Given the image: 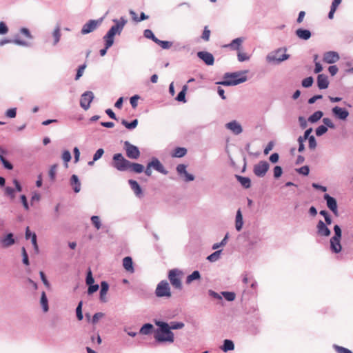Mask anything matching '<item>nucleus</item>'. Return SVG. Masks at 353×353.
I'll return each instance as SVG.
<instances>
[{
  "label": "nucleus",
  "instance_id": "nucleus-40",
  "mask_svg": "<svg viewBox=\"0 0 353 353\" xmlns=\"http://www.w3.org/2000/svg\"><path fill=\"white\" fill-rule=\"evenodd\" d=\"M153 329L152 325L150 323L145 324L140 330V333L142 334H148Z\"/></svg>",
  "mask_w": 353,
  "mask_h": 353
},
{
  "label": "nucleus",
  "instance_id": "nucleus-6",
  "mask_svg": "<svg viewBox=\"0 0 353 353\" xmlns=\"http://www.w3.org/2000/svg\"><path fill=\"white\" fill-rule=\"evenodd\" d=\"M334 235L330 239V248L334 253H339L341 251L342 246L341 245V230L338 225L334 227Z\"/></svg>",
  "mask_w": 353,
  "mask_h": 353
},
{
  "label": "nucleus",
  "instance_id": "nucleus-56",
  "mask_svg": "<svg viewBox=\"0 0 353 353\" xmlns=\"http://www.w3.org/2000/svg\"><path fill=\"white\" fill-rule=\"evenodd\" d=\"M296 171L301 174L307 176L309 174L310 169L307 165H304V166L300 168L299 169H297Z\"/></svg>",
  "mask_w": 353,
  "mask_h": 353
},
{
  "label": "nucleus",
  "instance_id": "nucleus-15",
  "mask_svg": "<svg viewBox=\"0 0 353 353\" xmlns=\"http://www.w3.org/2000/svg\"><path fill=\"white\" fill-rule=\"evenodd\" d=\"M332 112L336 117L339 119L345 120L349 115V112L347 110L336 106L332 108Z\"/></svg>",
  "mask_w": 353,
  "mask_h": 353
},
{
  "label": "nucleus",
  "instance_id": "nucleus-45",
  "mask_svg": "<svg viewBox=\"0 0 353 353\" xmlns=\"http://www.w3.org/2000/svg\"><path fill=\"white\" fill-rule=\"evenodd\" d=\"M333 347L337 353H352L349 349L337 345H334Z\"/></svg>",
  "mask_w": 353,
  "mask_h": 353
},
{
  "label": "nucleus",
  "instance_id": "nucleus-3",
  "mask_svg": "<svg viewBox=\"0 0 353 353\" xmlns=\"http://www.w3.org/2000/svg\"><path fill=\"white\" fill-rule=\"evenodd\" d=\"M183 272L179 269H172L168 272V279L171 285L177 290L182 289V278L183 277Z\"/></svg>",
  "mask_w": 353,
  "mask_h": 353
},
{
  "label": "nucleus",
  "instance_id": "nucleus-35",
  "mask_svg": "<svg viewBox=\"0 0 353 353\" xmlns=\"http://www.w3.org/2000/svg\"><path fill=\"white\" fill-rule=\"evenodd\" d=\"M201 277L200 273L199 271H194L191 274L188 276L186 279V283L188 284H190L192 283L194 280L199 279Z\"/></svg>",
  "mask_w": 353,
  "mask_h": 353
},
{
  "label": "nucleus",
  "instance_id": "nucleus-39",
  "mask_svg": "<svg viewBox=\"0 0 353 353\" xmlns=\"http://www.w3.org/2000/svg\"><path fill=\"white\" fill-rule=\"evenodd\" d=\"M130 14L132 17L133 20H134L135 21H143V20H145V19H148V16L145 15L144 12H141V13L139 19L137 18V14H136L135 12L131 10L130 12Z\"/></svg>",
  "mask_w": 353,
  "mask_h": 353
},
{
  "label": "nucleus",
  "instance_id": "nucleus-28",
  "mask_svg": "<svg viewBox=\"0 0 353 353\" xmlns=\"http://www.w3.org/2000/svg\"><path fill=\"white\" fill-rule=\"evenodd\" d=\"M342 0H334L332 3V6L330 8V11L328 14V18L330 19H332L334 17V12H336L338 6L341 3Z\"/></svg>",
  "mask_w": 353,
  "mask_h": 353
},
{
  "label": "nucleus",
  "instance_id": "nucleus-1",
  "mask_svg": "<svg viewBox=\"0 0 353 353\" xmlns=\"http://www.w3.org/2000/svg\"><path fill=\"white\" fill-rule=\"evenodd\" d=\"M114 22H115L116 24L111 27L103 37L105 42V47L100 50V54L102 57L106 54L107 50L113 45L114 35L116 34H119L121 32L125 24L126 23V20L123 18H121L120 20L114 19Z\"/></svg>",
  "mask_w": 353,
  "mask_h": 353
},
{
  "label": "nucleus",
  "instance_id": "nucleus-49",
  "mask_svg": "<svg viewBox=\"0 0 353 353\" xmlns=\"http://www.w3.org/2000/svg\"><path fill=\"white\" fill-rule=\"evenodd\" d=\"M62 159L65 161V167L67 168L68 167V163L71 159V154H70V152L68 150H65V151H64L63 152V154H62Z\"/></svg>",
  "mask_w": 353,
  "mask_h": 353
},
{
  "label": "nucleus",
  "instance_id": "nucleus-54",
  "mask_svg": "<svg viewBox=\"0 0 353 353\" xmlns=\"http://www.w3.org/2000/svg\"><path fill=\"white\" fill-rule=\"evenodd\" d=\"M170 327V330L171 329L172 330H177V329H181L184 327V323L181 322H172Z\"/></svg>",
  "mask_w": 353,
  "mask_h": 353
},
{
  "label": "nucleus",
  "instance_id": "nucleus-38",
  "mask_svg": "<svg viewBox=\"0 0 353 353\" xmlns=\"http://www.w3.org/2000/svg\"><path fill=\"white\" fill-rule=\"evenodd\" d=\"M41 305H42L43 310L45 312L48 311V299L44 292H43L41 294Z\"/></svg>",
  "mask_w": 353,
  "mask_h": 353
},
{
  "label": "nucleus",
  "instance_id": "nucleus-29",
  "mask_svg": "<svg viewBox=\"0 0 353 353\" xmlns=\"http://www.w3.org/2000/svg\"><path fill=\"white\" fill-rule=\"evenodd\" d=\"M108 284L103 281L101 284L100 299L103 302L105 301V296L108 290Z\"/></svg>",
  "mask_w": 353,
  "mask_h": 353
},
{
  "label": "nucleus",
  "instance_id": "nucleus-63",
  "mask_svg": "<svg viewBox=\"0 0 353 353\" xmlns=\"http://www.w3.org/2000/svg\"><path fill=\"white\" fill-rule=\"evenodd\" d=\"M323 123L325 124V125L326 127H329L330 128H335V125H334V123L329 118H324L323 119Z\"/></svg>",
  "mask_w": 353,
  "mask_h": 353
},
{
  "label": "nucleus",
  "instance_id": "nucleus-60",
  "mask_svg": "<svg viewBox=\"0 0 353 353\" xmlns=\"http://www.w3.org/2000/svg\"><path fill=\"white\" fill-rule=\"evenodd\" d=\"M103 153H104V150L102 148L98 149L97 150V152H95V154H94L93 161H97L98 159H99L102 157Z\"/></svg>",
  "mask_w": 353,
  "mask_h": 353
},
{
  "label": "nucleus",
  "instance_id": "nucleus-18",
  "mask_svg": "<svg viewBox=\"0 0 353 353\" xmlns=\"http://www.w3.org/2000/svg\"><path fill=\"white\" fill-rule=\"evenodd\" d=\"M225 126L235 134H241L243 130L241 125L236 121L228 123Z\"/></svg>",
  "mask_w": 353,
  "mask_h": 353
},
{
  "label": "nucleus",
  "instance_id": "nucleus-2",
  "mask_svg": "<svg viewBox=\"0 0 353 353\" xmlns=\"http://www.w3.org/2000/svg\"><path fill=\"white\" fill-rule=\"evenodd\" d=\"M156 325L160 329L155 332V339L159 342L172 343L174 341V334L170 330L169 325L161 321H157Z\"/></svg>",
  "mask_w": 353,
  "mask_h": 353
},
{
  "label": "nucleus",
  "instance_id": "nucleus-31",
  "mask_svg": "<svg viewBox=\"0 0 353 353\" xmlns=\"http://www.w3.org/2000/svg\"><path fill=\"white\" fill-rule=\"evenodd\" d=\"M221 348L223 351L228 352L233 350L234 349V345L231 340L225 339L224 340L223 345Z\"/></svg>",
  "mask_w": 353,
  "mask_h": 353
},
{
  "label": "nucleus",
  "instance_id": "nucleus-7",
  "mask_svg": "<svg viewBox=\"0 0 353 353\" xmlns=\"http://www.w3.org/2000/svg\"><path fill=\"white\" fill-rule=\"evenodd\" d=\"M156 296L158 297L170 298L172 296L170 288L167 281H161L155 290Z\"/></svg>",
  "mask_w": 353,
  "mask_h": 353
},
{
  "label": "nucleus",
  "instance_id": "nucleus-50",
  "mask_svg": "<svg viewBox=\"0 0 353 353\" xmlns=\"http://www.w3.org/2000/svg\"><path fill=\"white\" fill-rule=\"evenodd\" d=\"M77 317L79 321H81L83 319V314H82V301H80L77 309H76Z\"/></svg>",
  "mask_w": 353,
  "mask_h": 353
},
{
  "label": "nucleus",
  "instance_id": "nucleus-8",
  "mask_svg": "<svg viewBox=\"0 0 353 353\" xmlns=\"http://www.w3.org/2000/svg\"><path fill=\"white\" fill-rule=\"evenodd\" d=\"M124 149L126 156L131 159H137L140 157V151L139 148L131 144L129 141L124 142Z\"/></svg>",
  "mask_w": 353,
  "mask_h": 353
},
{
  "label": "nucleus",
  "instance_id": "nucleus-20",
  "mask_svg": "<svg viewBox=\"0 0 353 353\" xmlns=\"http://www.w3.org/2000/svg\"><path fill=\"white\" fill-rule=\"evenodd\" d=\"M150 166L157 170L158 172L166 174L168 172L164 169L163 165L157 159H154L151 162L149 163Z\"/></svg>",
  "mask_w": 353,
  "mask_h": 353
},
{
  "label": "nucleus",
  "instance_id": "nucleus-55",
  "mask_svg": "<svg viewBox=\"0 0 353 353\" xmlns=\"http://www.w3.org/2000/svg\"><path fill=\"white\" fill-rule=\"evenodd\" d=\"M210 30L208 29V26H205L204 28L201 38L205 41H208L210 39Z\"/></svg>",
  "mask_w": 353,
  "mask_h": 353
},
{
  "label": "nucleus",
  "instance_id": "nucleus-26",
  "mask_svg": "<svg viewBox=\"0 0 353 353\" xmlns=\"http://www.w3.org/2000/svg\"><path fill=\"white\" fill-rule=\"evenodd\" d=\"M71 185L73 186L74 191L77 193L81 190V183L78 179V176L75 174H73L71 176Z\"/></svg>",
  "mask_w": 353,
  "mask_h": 353
},
{
  "label": "nucleus",
  "instance_id": "nucleus-44",
  "mask_svg": "<svg viewBox=\"0 0 353 353\" xmlns=\"http://www.w3.org/2000/svg\"><path fill=\"white\" fill-rule=\"evenodd\" d=\"M223 296L224 298L229 301H232L235 299L236 295L234 292H222Z\"/></svg>",
  "mask_w": 353,
  "mask_h": 353
},
{
  "label": "nucleus",
  "instance_id": "nucleus-51",
  "mask_svg": "<svg viewBox=\"0 0 353 353\" xmlns=\"http://www.w3.org/2000/svg\"><path fill=\"white\" fill-rule=\"evenodd\" d=\"M313 81L314 80L312 77H307L302 81V85L305 88H309L312 86Z\"/></svg>",
  "mask_w": 353,
  "mask_h": 353
},
{
  "label": "nucleus",
  "instance_id": "nucleus-46",
  "mask_svg": "<svg viewBox=\"0 0 353 353\" xmlns=\"http://www.w3.org/2000/svg\"><path fill=\"white\" fill-rule=\"evenodd\" d=\"M221 252V250L214 252V253L208 256V260H209L211 262H214L217 261L220 256Z\"/></svg>",
  "mask_w": 353,
  "mask_h": 353
},
{
  "label": "nucleus",
  "instance_id": "nucleus-64",
  "mask_svg": "<svg viewBox=\"0 0 353 353\" xmlns=\"http://www.w3.org/2000/svg\"><path fill=\"white\" fill-rule=\"evenodd\" d=\"M16 108L8 109L6 112V115L9 118H14L16 117Z\"/></svg>",
  "mask_w": 353,
  "mask_h": 353
},
{
  "label": "nucleus",
  "instance_id": "nucleus-23",
  "mask_svg": "<svg viewBox=\"0 0 353 353\" xmlns=\"http://www.w3.org/2000/svg\"><path fill=\"white\" fill-rule=\"evenodd\" d=\"M128 183L130 185L131 189L134 191V194L137 196H140L142 194V190L139 183L136 181L132 179H130L128 181Z\"/></svg>",
  "mask_w": 353,
  "mask_h": 353
},
{
  "label": "nucleus",
  "instance_id": "nucleus-34",
  "mask_svg": "<svg viewBox=\"0 0 353 353\" xmlns=\"http://www.w3.org/2000/svg\"><path fill=\"white\" fill-rule=\"evenodd\" d=\"M323 114L321 111H316L308 118V121L310 123H315L318 121L323 117Z\"/></svg>",
  "mask_w": 353,
  "mask_h": 353
},
{
  "label": "nucleus",
  "instance_id": "nucleus-32",
  "mask_svg": "<svg viewBox=\"0 0 353 353\" xmlns=\"http://www.w3.org/2000/svg\"><path fill=\"white\" fill-rule=\"evenodd\" d=\"M238 181L245 188H248L250 187L251 181L250 179L248 177L236 176Z\"/></svg>",
  "mask_w": 353,
  "mask_h": 353
},
{
  "label": "nucleus",
  "instance_id": "nucleus-41",
  "mask_svg": "<svg viewBox=\"0 0 353 353\" xmlns=\"http://www.w3.org/2000/svg\"><path fill=\"white\" fill-rule=\"evenodd\" d=\"M156 40V43L160 46L163 49H169L172 45V43L170 41H161L159 39Z\"/></svg>",
  "mask_w": 353,
  "mask_h": 353
},
{
  "label": "nucleus",
  "instance_id": "nucleus-9",
  "mask_svg": "<svg viewBox=\"0 0 353 353\" xmlns=\"http://www.w3.org/2000/svg\"><path fill=\"white\" fill-rule=\"evenodd\" d=\"M288 57L289 55L285 54L283 51L280 49L276 51L274 53L269 54L267 59L270 62L280 63L284 60L288 59Z\"/></svg>",
  "mask_w": 353,
  "mask_h": 353
},
{
  "label": "nucleus",
  "instance_id": "nucleus-30",
  "mask_svg": "<svg viewBox=\"0 0 353 353\" xmlns=\"http://www.w3.org/2000/svg\"><path fill=\"white\" fill-rule=\"evenodd\" d=\"M235 227L238 231H240L243 227V216L240 210L236 212Z\"/></svg>",
  "mask_w": 353,
  "mask_h": 353
},
{
  "label": "nucleus",
  "instance_id": "nucleus-17",
  "mask_svg": "<svg viewBox=\"0 0 353 353\" xmlns=\"http://www.w3.org/2000/svg\"><path fill=\"white\" fill-rule=\"evenodd\" d=\"M316 228L317 232L320 236H328L330 235V229L325 225V224L322 221H319L318 222Z\"/></svg>",
  "mask_w": 353,
  "mask_h": 353
},
{
  "label": "nucleus",
  "instance_id": "nucleus-59",
  "mask_svg": "<svg viewBox=\"0 0 353 353\" xmlns=\"http://www.w3.org/2000/svg\"><path fill=\"white\" fill-rule=\"evenodd\" d=\"M176 171L179 174H186V166L184 164H179L176 167Z\"/></svg>",
  "mask_w": 353,
  "mask_h": 353
},
{
  "label": "nucleus",
  "instance_id": "nucleus-13",
  "mask_svg": "<svg viewBox=\"0 0 353 353\" xmlns=\"http://www.w3.org/2000/svg\"><path fill=\"white\" fill-rule=\"evenodd\" d=\"M324 199L327 201V208L335 214L337 215V203L334 197H332L327 194L324 195Z\"/></svg>",
  "mask_w": 353,
  "mask_h": 353
},
{
  "label": "nucleus",
  "instance_id": "nucleus-53",
  "mask_svg": "<svg viewBox=\"0 0 353 353\" xmlns=\"http://www.w3.org/2000/svg\"><path fill=\"white\" fill-rule=\"evenodd\" d=\"M57 168V165L54 164V165H52L50 169L49 176L50 177L52 181H54L55 179Z\"/></svg>",
  "mask_w": 353,
  "mask_h": 353
},
{
  "label": "nucleus",
  "instance_id": "nucleus-57",
  "mask_svg": "<svg viewBox=\"0 0 353 353\" xmlns=\"http://www.w3.org/2000/svg\"><path fill=\"white\" fill-rule=\"evenodd\" d=\"M85 68H86L85 64L81 65L79 67V68L77 70V74H76V77H75L76 80H78L83 75V71Z\"/></svg>",
  "mask_w": 353,
  "mask_h": 353
},
{
  "label": "nucleus",
  "instance_id": "nucleus-27",
  "mask_svg": "<svg viewBox=\"0 0 353 353\" xmlns=\"http://www.w3.org/2000/svg\"><path fill=\"white\" fill-rule=\"evenodd\" d=\"M186 153L187 150L185 148L178 147L172 151L171 156L172 157L181 158L184 157Z\"/></svg>",
  "mask_w": 353,
  "mask_h": 353
},
{
  "label": "nucleus",
  "instance_id": "nucleus-12",
  "mask_svg": "<svg viewBox=\"0 0 353 353\" xmlns=\"http://www.w3.org/2000/svg\"><path fill=\"white\" fill-rule=\"evenodd\" d=\"M101 20H90L86 23H85L81 29V34H86L90 32H92L95 29H97V26L101 23Z\"/></svg>",
  "mask_w": 353,
  "mask_h": 353
},
{
  "label": "nucleus",
  "instance_id": "nucleus-19",
  "mask_svg": "<svg viewBox=\"0 0 353 353\" xmlns=\"http://www.w3.org/2000/svg\"><path fill=\"white\" fill-rule=\"evenodd\" d=\"M317 85L319 89L327 88L329 85L327 77L325 74H319L317 77Z\"/></svg>",
  "mask_w": 353,
  "mask_h": 353
},
{
  "label": "nucleus",
  "instance_id": "nucleus-37",
  "mask_svg": "<svg viewBox=\"0 0 353 353\" xmlns=\"http://www.w3.org/2000/svg\"><path fill=\"white\" fill-rule=\"evenodd\" d=\"M188 87L187 85H183L182 90L178 94L176 99L178 101L185 102V93L187 91Z\"/></svg>",
  "mask_w": 353,
  "mask_h": 353
},
{
  "label": "nucleus",
  "instance_id": "nucleus-47",
  "mask_svg": "<svg viewBox=\"0 0 353 353\" xmlns=\"http://www.w3.org/2000/svg\"><path fill=\"white\" fill-rule=\"evenodd\" d=\"M5 194L10 196L11 199H14L15 198V190L10 187H6L5 188Z\"/></svg>",
  "mask_w": 353,
  "mask_h": 353
},
{
  "label": "nucleus",
  "instance_id": "nucleus-4",
  "mask_svg": "<svg viewBox=\"0 0 353 353\" xmlns=\"http://www.w3.org/2000/svg\"><path fill=\"white\" fill-rule=\"evenodd\" d=\"M245 81L246 77L245 76H242L240 73H227L224 76V80L219 83L223 85H235L245 82Z\"/></svg>",
  "mask_w": 353,
  "mask_h": 353
},
{
  "label": "nucleus",
  "instance_id": "nucleus-62",
  "mask_svg": "<svg viewBox=\"0 0 353 353\" xmlns=\"http://www.w3.org/2000/svg\"><path fill=\"white\" fill-rule=\"evenodd\" d=\"M309 148L310 149H314L316 146V139L314 136H310L308 138Z\"/></svg>",
  "mask_w": 353,
  "mask_h": 353
},
{
  "label": "nucleus",
  "instance_id": "nucleus-36",
  "mask_svg": "<svg viewBox=\"0 0 353 353\" xmlns=\"http://www.w3.org/2000/svg\"><path fill=\"white\" fill-rule=\"evenodd\" d=\"M121 123L128 129H134L138 125V120L134 119L132 122L129 123L125 120H122Z\"/></svg>",
  "mask_w": 353,
  "mask_h": 353
},
{
  "label": "nucleus",
  "instance_id": "nucleus-48",
  "mask_svg": "<svg viewBox=\"0 0 353 353\" xmlns=\"http://www.w3.org/2000/svg\"><path fill=\"white\" fill-rule=\"evenodd\" d=\"M91 221H92V224L94 225V227L97 230H99L101 228V225L100 219L98 216H92L91 217Z\"/></svg>",
  "mask_w": 353,
  "mask_h": 353
},
{
  "label": "nucleus",
  "instance_id": "nucleus-16",
  "mask_svg": "<svg viewBox=\"0 0 353 353\" xmlns=\"http://www.w3.org/2000/svg\"><path fill=\"white\" fill-rule=\"evenodd\" d=\"M339 56L337 52L330 51L324 54L323 61L327 63H334L339 61Z\"/></svg>",
  "mask_w": 353,
  "mask_h": 353
},
{
  "label": "nucleus",
  "instance_id": "nucleus-52",
  "mask_svg": "<svg viewBox=\"0 0 353 353\" xmlns=\"http://www.w3.org/2000/svg\"><path fill=\"white\" fill-rule=\"evenodd\" d=\"M327 131V128L325 125H320L316 129V134L317 136H321Z\"/></svg>",
  "mask_w": 353,
  "mask_h": 353
},
{
  "label": "nucleus",
  "instance_id": "nucleus-61",
  "mask_svg": "<svg viewBox=\"0 0 353 353\" xmlns=\"http://www.w3.org/2000/svg\"><path fill=\"white\" fill-rule=\"evenodd\" d=\"M103 316L104 314L102 312H97L94 314L92 319V323L93 324H96L101 318L103 317Z\"/></svg>",
  "mask_w": 353,
  "mask_h": 353
},
{
  "label": "nucleus",
  "instance_id": "nucleus-22",
  "mask_svg": "<svg viewBox=\"0 0 353 353\" xmlns=\"http://www.w3.org/2000/svg\"><path fill=\"white\" fill-rule=\"evenodd\" d=\"M1 243L4 248H8L11 246L14 243V239H13V234L12 233L8 234L4 238H3L1 241Z\"/></svg>",
  "mask_w": 353,
  "mask_h": 353
},
{
  "label": "nucleus",
  "instance_id": "nucleus-14",
  "mask_svg": "<svg viewBox=\"0 0 353 353\" xmlns=\"http://www.w3.org/2000/svg\"><path fill=\"white\" fill-rule=\"evenodd\" d=\"M199 58L202 59L207 65H212L214 63V59L213 55L208 52L201 51L197 53Z\"/></svg>",
  "mask_w": 353,
  "mask_h": 353
},
{
  "label": "nucleus",
  "instance_id": "nucleus-21",
  "mask_svg": "<svg viewBox=\"0 0 353 353\" xmlns=\"http://www.w3.org/2000/svg\"><path fill=\"white\" fill-rule=\"evenodd\" d=\"M123 266L125 270L130 273L134 272L132 259L130 256H126L123 259Z\"/></svg>",
  "mask_w": 353,
  "mask_h": 353
},
{
  "label": "nucleus",
  "instance_id": "nucleus-24",
  "mask_svg": "<svg viewBox=\"0 0 353 353\" xmlns=\"http://www.w3.org/2000/svg\"><path fill=\"white\" fill-rule=\"evenodd\" d=\"M296 34L299 38L304 40H307L311 37V32L309 30L301 28L296 30Z\"/></svg>",
  "mask_w": 353,
  "mask_h": 353
},
{
  "label": "nucleus",
  "instance_id": "nucleus-58",
  "mask_svg": "<svg viewBox=\"0 0 353 353\" xmlns=\"http://www.w3.org/2000/svg\"><path fill=\"white\" fill-rule=\"evenodd\" d=\"M31 241L34 246V250L36 253L39 252V247L37 242V235L35 233H32V237H31Z\"/></svg>",
  "mask_w": 353,
  "mask_h": 353
},
{
  "label": "nucleus",
  "instance_id": "nucleus-33",
  "mask_svg": "<svg viewBox=\"0 0 353 353\" xmlns=\"http://www.w3.org/2000/svg\"><path fill=\"white\" fill-rule=\"evenodd\" d=\"M52 37L54 39L53 45L57 44L61 38V29L59 26H57L53 31Z\"/></svg>",
  "mask_w": 353,
  "mask_h": 353
},
{
  "label": "nucleus",
  "instance_id": "nucleus-10",
  "mask_svg": "<svg viewBox=\"0 0 353 353\" xmlns=\"http://www.w3.org/2000/svg\"><path fill=\"white\" fill-rule=\"evenodd\" d=\"M94 94L91 91L83 93L81 97L80 105L82 108L87 110L90 108V103L92 101Z\"/></svg>",
  "mask_w": 353,
  "mask_h": 353
},
{
  "label": "nucleus",
  "instance_id": "nucleus-25",
  "mask_svg": "<svg viewBox=\"0 0 353 353\" xmlns=\"http://www.w3.org/2000/svg\"><path fill=\"white\" fill-rule=\"evenodd\" d=\"M128 170H130L134 173H141L144 170V167L140 163H132L130 161Z\"/></svg>",
  "mask_w": 353,
  "mask_h": 353
},
{
  "label": "nucleus",
  "instance_id": "nucleus-42",
  "mask_svg": "<svg viewBox=\"0 0 353 353\" xmlns=\"http://www.w3.org/2000/svg\"><path fill=\"white\" fill-rule=\"evenodd\" d=\"M143 35H144L145 37H146L148 39H152L155 43H156V41H157L156 39H158L154 36V34H153L152 31L149 30V29H147V30H144Z\"/></svg>",
  "mask_w": 353,
  "mask_h": 353
},
{
  "label": "nucleus",
  "instance_id": "nucleus-43",
  "mask_svg": "<svg viewBox=\"0 0 353 353\" xmlns=\"http://www.w3.org/2000/svg\"><path fill=\"white\" fill-rule=\"evenodd\" d=\"M242 42L243 41L241 38H236L232 41V43L230 44V46L232 49H239Z\"/></svg>",
  "mask_w": 353,
  "mask_h": 353
},
{
  "label": "nucleus",
  "instance_id": "nucleus-5",
  "mask_svg": "<svg viewBox=\"0 0 353 353\" xmlns=\"http://www.w3.org/2000/svg\"><path fill=\"white\" fill-rule=\"evenodd\" d=\"M130 163L121 153H117L112 157V165L119 171H126L129 170Z\"/></svg>",
  "mask_w": 353,
  "mask_h": 353
},
{
  "label": "nucleus",
  "instance_id": "nucleus-11",
  "mask_svg": "<svg viewBox=\"0 0 353 353\" xmlns=\"http://www.w3.org/2000/svg\"><path fill=\"white\" fill-rule=\"evenodd\" d=\"M269 169V164L267 161H261L254 167V173L257 176H263Z\"/></svg>",
  "mask_w": 353,
  "mask_h": 353
}]
</instances>
